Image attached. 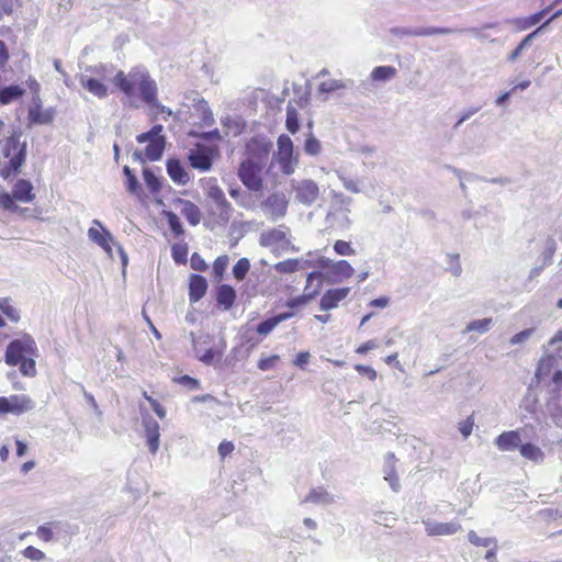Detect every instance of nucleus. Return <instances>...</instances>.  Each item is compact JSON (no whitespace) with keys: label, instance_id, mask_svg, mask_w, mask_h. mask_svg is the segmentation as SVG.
Returning a JSON list of instances; mask_svg holds the SVG:
<instances>
[{"label":"nucleus","instance_id":"nucleus-49","mask_svg":"<svg viewBox=\"0 0 562 562\" xmlns=\"http://www.w3.org/2000/svg\"><path fill=\"white\" fill-rule=\"evenodd\" d=\"M165 144L166 143H148L145 153L146 158L150 161L159 160L165 150Z\"/></svg>","mask_w":562,"mask_h":562},{"label":"nucleus","instance_id":"nucleus-21","mask_svg":"<svg viewBox=\"0 0 562 562\" xmlns=\"http://www.w3.org/2000/svg\"><path fill=\"white\" fill-rule=\"evenodd\" d=\"M177 206H180V213L186 217L190 225L196 226L201 222V211L191 201L178 199L175 201Z\"/></svg>","mask_w":562,"mask_h":562},{"label":"nucleus","instance_id":"nucleus-52","mask_svg":"<svg viewBox=\"0 0 562 562\" xmlns=\"http://www.w3.org/2000/svg\"><path fill=\"white\" fill-rule=\"evenodd\" d=\"M35 357H27L26 359L19 362L20 372L25 376H35L36 375V366H35Z\"/></svg>","mask_w":562,"mask_h":562},{"label":"nucleus","instance_id":"nucleus-27","mask_svg":"<svg viewBox=\"0 0 562 562\" xmlns=\"http://www.w3.org/2000/svg\"><path fill=\"white\" fill-rule=\"evenodd\" d=\"M334 502V496L322 486L311 490L306 497L303 499V503H312L316 505H329Z\"/></svg>","mask_w":562,"mask_h":562},{"label":"nucleus","instance_id":"nucleus-5","mask_svg":"<svg viewBox=\"0 0 562 562\" xmlns=\"http://www.w3.org/2000/svg\"><path fill=\"white\" fill-rule=\"evenodd\" d=\"M263 165L254 158H246L240 162L238 169V177L243 184L250 191H260L262 188V172Z\"/></svg>","mask_w":562,"mask_h":562},{"label":"nucleus","instance_id":"nucleus-22","mask_svg":"<svg viewBox=\"0 0 562 562\" xmlns=\"http://www.w3.org/2000/svg\"><path fill=\"white\" fill-rule=\"evenodd\" d=\"M167 172L171 180L177 184L184 186L190 180L188 172L184 170V168L182 167L181 162L178 159H168Z\"/></svg>","mask_w":562,"mask_h":562},{"label":"nucleus","instance_id":"nucleus-32","mask_svg":"<svg viewBox=\"0 0 562 562\" xmlns=\"http://www.w3.org/2000/svg\"><path fill=\"white\" fill-rule=\"evenodd\" d=\"M321 286L322 282L319 281L313 291L305 292L302 295L289 299L285 303V306L295 310L308 304L319 293Z\"/></svg>","mask_w":562,"mask_h":562},{"label":"nucleus","instance_id":"nucleus-10","mask_svg":"<svg viewBox=\"0 0 562 562\" xmlns=\"http://www.w3.org/2000/svg\"><path fill=\"white\" fill-rule=\"evenodd\" d=\"M88 238L112 257V245H115L113 235L99 220L92 221V226L88 229Z\"/></svg>","mask_w":562,"mask_h":562},{"label":"nucleus","instance_id":"nucleus-13","mask_svg":"<svg viewBox=\"0 0 562 562\" xmlns=\"http://www.w3.org/2000/svg\"><path fill=\"white\" fill-rule=\"evenodd\" d=\"M220 123L226 137H238L247 127L246 121L238 114L223 113Z\"/></svg>","mask_w":562,"mask_h":562},{"label":"nucleus","instance_id":"nucleus-45","mask_svg":"<svg viewBox=\"0 0 562 562\" xmlns=\"http://www.w3.org/2000/svg\"><path fill=\"white\" fill-rule=\"evenodd\" d=\"M285 124H286V128L290 133L295 134L299 131L300 124H299L297 111L291 104H289L286 108Z\"/></svg>","mask_w":562,"mask_h":562},{"label":"nucleus","instance_id":"nucleus-38","mask_svg":"<svg viewBox=\"0 0 562 562\" xmlns=\"http://www.w3.org/2000/svg\"><path fill=\"white\" fill-rule=\"evenodd\" d=\"M302 265L297 258H293L277 262L273 268L279 273H293L301 271Z\"/></svg>","mask_w":562,"mask_h":562},{"label":"nucleus","instance_id":"nucleus-59","mask_svg":"<svg viewBox=\"0 0 562 562\" xmlns=\"http://www.w3.org/2000/svg\"><path fill=\"white\" fill-rule=\"evenodd\" d=\"M334 250L339 256H352L356 254V251L351 247L350 243L345 241V240H337L334 244Z\"/></svg>","mask_w":562,"mask_h":562},{"label":"nucleus","instance_id":"nucleus-6","mask_svg":"<svg viewBox=\"0 0 562 562\" xmlns=\"http://www.w3.org/2000/svg\"><path fill=\"white\" fill-rule=\"evenodd\" d=\"M158 88L154 90V94L150 99H144L143 102L148 106L150 115L153 119L157 120L161 114L162 119L166 121L168 117H172L176 122H189V119H193V114H190L189 111L184 109H179L173 112L170 108L161 104L158 99Z\"/></svg>","mask_w":562,"mask_h":562},{"label":"nucleus","instance_id":"nucleus-55","mask_svg":"<svg viewBox=\"0 0 562 562\" xmlns=\"http://www.w3.org/2000/svg\"><path fill=\"white\" fill-rule=\"evenodd\" d=\"M451 33L450 29L447 27H417V36H432V35H445Z\"/></svg>","mask_w":562,"mask_h":562},{"label":"nucleus","instance_id":"nucleus-2","mask_svg":"<svg viewBox=\"0 0 562 562\" xmlns=\"http://www.w3.org/2000/svg\"><path fill=\"white\" fill-rule=\"evenodd\" d=\"M26 143H5L0 159V176L9 179L14 176L25 161Z\"/></svg>","mask_w":562,"mask_h":562},{"label":"nucleus","instance_id":"nucleus-14","mask_svg":"<svg viewBox=\"0 0 562 562\" xmlns=\"http://www.w3.org/2000/svg\"><path fill=\"white\" fill-rule=\"evenodd\" d=\"M207 196L214 203L215 213H217L218 217L222 221L227 222L232 216L233 207L226 200L223 190L217 186H213L209 189Z\"/></svg>","mask_w":562,"mask_h":562},{"label":"nucleus","instance_id":"nucleus-15","mask_svg":"<svg viewBox=\"0 0 562 562\" xmlns=\"http://www.w3.org/2000/svg\"><path fill=\"white\" fill-rule=\"evenodd\" d=\"M278 145L279 149L274 158L283 173L291 175L296 167V157L293 155V143H278Z\"/></svg>","mask_w":562,"mask_h":562},{"label":"nucleus","instance_id":"nucleus-3","mask_svg":"<svg viewBox=\"0 0 562 562\" xmlns=\"http://www.w3.org/2000/svg\"><path fill=\"white\" fill-rule=\"evenodd\" d=\"M27 357H37V347L34 339L25 335L8 345L4 360L9 366H18Z\"/></svg>","mask_w":562,"mask_h":562},{"label":"nucleus","instance_id":"nucleus-8","mask_svg":"<svg viewBox=\"0 0 562 562\" xmlns=\"http://www.w3.org/2000/svg\"><path fill=\"white\" fill-rule=\"evenodd\" d=\"M35 408V402L25 394L0 396V413L21 415Z\"/></svg>","mask_w":562,"mask_h":562},{"label":"nucleus","instance_id":"nucleus-58","mask_svg":"<svg viewBox=\"0 0 562 562\" xmlns=\"http://www.w3.org/2000/svg\"><path fill=\"white\" fill-rule=\"evenodd\" d=\"M22 554L24 558L32 560V561H36V562L43 561L46 558V555L43 551H41L40 549H37L33 546L26 547L22 551Z\"/></svg>","mask_w":562,"mask_h":562},{"label":"nucleus","instance_id":"nucleus-63","mask_svg":"<svg viewBox=\"0 0 562 562\" xmlns=\"http://www.w3.org/2000/svg\"><path fill=\"white\" fill-rule=\"evenodd\" d=\"M473 426H474V419L472 416H469L467 419H464L458 424V429L464 439H467L472 434Z\"/></svg>","mask_w":562,"mask_h":562},{"label":"nucleus","instance_id":"nucleus-50","mask_svg":"<svg viewBox=\"0 0 562 562\" xmlns=\"http://www.w3.org/2000/svg\"><path fill=\"white\" fill-rule=\"evenodd\" d=\"M143 176L146 186L151 192H157L160 190V181L158 177L150 170L149 168H145L143 170Z\"/></svg>","mask_w":562,"mask_h":562},{"label":"nucleus","instance_id":"nucleus-60","mask_svg":"<svg viewBox=\"0 0 562 562\" xmlns=\"http://www.w3.org/2000/svg\"><path fill=\"white\" fill-rule=\"evenodd\" d=\"M561 0H555L552 4L548 5L543 10L528 16L529 25L533 26L541 22V20L552 10V8Z\"/></svg>","mask_w":562,"mask_h":562},{"label":"nucleus","instance_id":"nucleus-37","mask_svg":"<svg viewBox=\"0 0 562 562\" xmlns=\"http://www.w3.org/2000/svg\"><path fill=\"white\" fill-rule=\"evenodd\" d=\"M396 69L393 66H378L371 71V79L373 81L386 82L394 78Z\"/></svg>","mask_w":562,"mask_h":562},{"label":"nucleus","instance_id":"nucleus-34","mask_svg":"<svg viewBox=\"0 0 562 562\" xmlns=\"http://www.w3.org/2000/svg\"><path fill=\"white\" fill-rule=\"evenodd\" d=\"M25 90L18 85H10L0 89V104H9L21 98Z\"/></svg>","mask_w":562,"mask_h":562},{"label":"nucleus","instance_id":"nucleus-36","mask_svg":"<svg viewBox=\"0 0 562 562\" xmlns=\"http://www.w3.org/2000/svg\"><path fill=\"white\" fill-rule=\"evenodd\" d=\"M493 325H494V321L491 317L475 319V321L470 322L465 326L463 334L476 331V333L483 335V334L487 333L492 328Z\"/></svg>","mask_w":562,"mask_h":562},{"label":"nucleus","instance_id":"nucleus-48","mask_svg":"<svg viewBox=\"0 0 562 562\" xmlns=\"http://www.w3.org/2000/svg\"><path fill=\"white\" fill-rule=\"evenodd\" d=\"M250 269V261L247 258L239 259L233 267V276L236 280L243 281Z\"/></svg>","mask_w":562,"mask_h":562},{"label":"nucleus","instance_id":"nucleus-54","mask_svg":"<svg viewBox=\"0 0 562 562\" xmlns=\"http://www.w3.org/2000/svg\"><path fill=\"white\" fill-rule=\"evenodd\" d=\"M469 541L476 547H491L496 542L495 538H482L476 535L475 531L471 530L468 533Z\"/></svg>","mask_w":562,"mask_h":562},{"label":"nucleus","instance_id":"nucleus-4","mask_svg":"<svg viewBox=\"0 0 562 562\" xmlns=\"http://www.w3.org/2000/svg\"><path fill=\"white\" fill-rule=\"evenodd\" d=\"M352 199L342 193H335L334 201L327 214V221L331 226L348 229L351 226L350 204Z\"/></svg>","mask_w":562,"mask_h":562},{"label":"nucleus","instance_id":"nucleus-61","mask_svg":"<svg viewBox=\"0 0 562 562\" xmlns=\"http://www.w3.org/2000/svg\"><path fill=\"white\" fill-rule=\"evenodd\" d=\"M338 177H339L340 181L342 182V186L346 190H348L351 193H360L361 192V189L359 187V181L348 178V177L344 176L342 173H338Z\"/></svg>","mask_w":562,"mask_h":562},{"label":"nucleus","instance_id":"nucleus-31","mask_svg":"<svg viewBox=\"0 0 562 562\" xmlns=\"http://www.w3.org/2000/svg\"><path fill=\"white\" fill-rule=\"evenodd\" d=\"M236 300V292L233 286L228 284H222L217 289L216 301L224 310H229Z\"/></svg>","mask_w":562,"mask_h":562},{"label":"nucleus","instance_id":"nucleus-11","mask_svg":"<svg viewBox=\"0 0 562 562\" xmlns=\"http://www.w3.org/2000/svg\"><path fill=\"white\" fill-rule=\"evenodd\" d=\"M295 199L305 205H312L319 195V189L316 182L310 179H304L293 183Z\"/></svg>","mask_w":562,"mask_h":562},{"label":"nucleus","instance_id":"nucleus-9","mask_svg":"<svg viewBox=\"0 0 562 562\" xmlns=\"http://www.w3.org/2000/svg\"><path fill=\"white\" fill-rule=\"evenodd\" d=\"M190 114H193V119H189V122L187 123V128L194 127L198 130H203L205 127H211L215 124V117L213 114V111L211 110L209 102L200 101L193 111L190 112Z\"/></svg>","mask_w":562,"mask_h":562},{"label":"nucleus","instance_id":"nucleus-17","mask_svg":"<svg viewBox=\"0 0 562 562\" xmlns=\"http://www.w3.org/2000/svg\"><path fill=\"white\" fill-rule=\"evenodd\" d=\"M353 273L355 269L347 260H338L331 265L330 270H327L326 274H324V279L329 283H337L352 277Z\"/></svg>","mask_w":562,"mask_h":562},{"label":"nucleus","instance_id":"nucleus-40","mask_svg":"<svg viewBox=\"0 0 562 562\" xmlns=\"http://www.w3.org/2000/svg\"><path fill=\"white\" fill-rule=\"evenodd\" d=\"M352 83H353L352 80L342 81V80L333 79V80L322 82L318 86V91L321 93H329V92H334L339 89L349 88Z\"/></svg>","mask_w":562,"mask_h":562},{"label":"nucleus","instance_id":"nucleus-26","mask_svg":"<svg viewBox=\"0 0 562 562\" xmlns=\"http://www.w3.org/2000/svg\"><path fill=\"white\" fill-rule=\"evenodd\" d=\"M558 367V359L554 355L543 356L537 366L535 376L538 381L546 379Z\"/></svg>","mask_w":562,"mask_h":562},{"label":"nucleus","instance_id":"nucleus-35","mask_svg":"<svg viewBox=\"0 0 562 562\" xmlns=\"http://www.w3.org/2000/svg\"><path fill=\"white\" fill-rule=\"evenodd\" d=\"M543 31V26H538L535 31H532L531 33H529L527 36L524 37V40L518 44V46L512 52V54L509 55L508 59L510 61H514L516 60L520 54L522 53V50L525 48H527L528 46H530V44L532 43V41Z\"/></svg>","mask_w":562,"mask_h":562},{"label":"nucleus","instance_id":"nucleus-57","mask_svg":"<svg viewBox=\"0 0 562 562\" xmlns=\"http://www.w3.org/2000/svg\"><path fill=\"white\" fill-rule=\"evenodd\" d=\"M228 256L227 255H223V256H220L215 259L214 263H213V272L215 274L216 278L221 279L227 268V265H228Z\"/></svg>","mask_w":562,"mask_h":562},{"label":"nucleus","instance_id":"nucleus-53","mask_svg":"<svg viewBox=\"0 0 562 562\" xmlns=\"http://www.w3.org/2000/svg\"><path fill=\"white\" fill-rule=\"evenodd\" d=\"M285 239V233L281 229H272L262 236L265 245L279 244Z\"/></svg>","mask_w":562,"mask_h":562},{"label":"nucleus","instance_id":"nucleus-30","mask_svg":"<svg viewBox=\"0 0 562 562\" xmlns=\"http://www.w3.org/2000/svg\"><path fill=\"white\" fill-rule=\"evenodd\" d=\"M80 85L87 89L90 93L98 98H104L108 94V87L98 79L81 75Z\"/></svg>","mask_w":562,"mask_h":562},{"label":"nucleus","instance_id":"nucleus-28","mask_svg":"<svg viewBox=\"0 0 562 562\" xmlns=\"http://www.w3.org/2000/svg\"><path fill=\"white\" fill-rule=\"evenodd\" d=\"M395 463L396 459L394 453L389 452L385 456V465H384V479L390 483L391 488L394 492H397L400 488L398 479L395 473Z\"/></svg>","mask_w":562,"mask_h":562},{"label":"nucleus","instance_id":"nucleus-19","mask_svg":"<svg viewBox=\"0 0 562 562\" xmlns=\"http://www.w3.org/2000/svg\"><path fill=\"white\" fill-rule=\"evenodd\" d=\"M350 289L349 288H339V289H330L327 290L321 301H319V307L322 311H329L333 308H336L342 300L347 297L349 294Z\"/></svg>","mask_w":562,"mask_h":562},{"label":"nucleus","instance_id":"nucleus-42","mask_svg":"<svg viewBox=\"0 0 562 562\" xmlns=\"http://www.w3.org/2000/svg\"><path fill=\"white\" fill-rule=\"evenodd\" d=\"M29 116L32 123L47 124L52 121L53 114L50 111H42L40 106L31 108Z\"/></svg>","mask_w":562,"mask_h":562},{"label":"nucleus","instance_id":"nucleus-43","mask_svg":"<svg viewBox=\"0 0 562 562\" xmlns=\"http://www.w3.org/2000/svg\"><path fill=\"white\" fill-rule=\"evenodd\" d=\"M162 130V125L156 124L149 131L138 134L136 140H166L161 135Z\"/></svg>","mask_w":562,"mask_h":562},{"label":"nucleus","instance_id":"nucleus-56","mask_svg":"<svg viewBox=\"0 0 562 562\" xmlns=\"http://www.w3.org/2000/svg\"><path fill=\"white\" fill-rule=\"evenodd\" d=\"M278 326L274 317L262 321L256 327V331L261 336L269 335Z\"/></svg>","mask_w":562,"mask_h":562},{"label":"nucleus","instance_id":"nucleus-18","mask_svg":"<svg viewBox=\"0 0 562 562\" xmlns=\"http://www.w3.org/2000/svg\"><path fill=\"white\" fill-rule=\"evenodd\" d=\"M266 214L277 220L285 215L288 202L285 196L280 193L270 195L263 203Z\"/></svg>","mask_w":562,"mask_h":562},{"label":"nucleus","instance_id":"nucleus-44","mask_svg":"<svg viewBox=\"0 0 562 562\" xmlns=\"http://www.w3.org/2000/svg\"><path fill=\"white\" fill-rule=\"evenodd\" d=\"M164 215L168 222V225L171 229V232L176 235V236H180L184 233L183 231V227H182V223L179 218V216L171 212V211H165L164 212Z\"/></svg>","mask_w":562,"mask_h":562},{"label":"nucleus","instance_id":"nucleus-7","mask_svg":"<svg viewBox=\"0 0 562 562\" xmlns=\"http://www.w3.org/2000/svg\"><path fill=\"white\" fill-rule=\"evenodd\" d=\"M195 145L188 156L190 165L200 171H209L217 155V148L215 145L206 146L203 143H195Z\"/></svg>","mask_w":562,"mask_h":562},{"label":"nucleus","instance_id":"nucleus-51","mask_svg":"<svg viewBox=\"0 0 562 562\" xmlns=\"http://www.w3.org/2000/svg\"><path fill=\"white\" fill-rule=\"evenodd\" d=\"M0 311L12 322L20 319L19 312L10 304L8 299H0Z\"/></svg>","mask_w":562,"mask_h":562},{"label":"nucleus","instance_id":"nucleus-46","mask_svg":"<svg viewBox=\"0 0 562 562\" xmlns=\"http://www.w3.org/2000/svg\"><path fill=\"white\" fill-rule=\"evenodd\" d=\"M13 194H9L8 192L0 193V207L11 212H26L27 209H21L14 203Z\"/></svg>","mask_w":562,"mask_h":562},{"label":"nucleus","instance_id":"nucleus-62","mask_svg":"<svg viewBox=\"0 0 562 562\" xmlns=\"http://www.w3.org/2000/svg\"><path fill=\"white\" fill-rule=\"evenodd\" d=\"M481 108H482L481 105H477V106H470V108L463 110L460 113V116H459L457 123L454 124L453 128H458L463 122L471 119L474 114H476L481 110Z\"/></svg>","mask_w":562,"mask_h":562},{"label":"nucleus","instance_id":"nucleus-20","mask_svg":"<svg viewBox=\"0 0 562 562\" xmlns=\"http://www.w3.org/2000/svg\"><path fill=\"white\" fill-rule=\"evenodd\" d=\"M495 445L501 451H513L521 445L520 434L516 430L504 431L495 439Z\"/></svg>","mask_w":562,"mask_h":562},{"label":"nucleus","instance_id":"nucleus-16","mask_svg":"<svg viewBox=\"0 0 562 562\" xmlns=\"http://www.w3.org/2000/svg\"><path fill=\"white\" fill-rule=\"evenodd\" d=\"M143 426L148 449L150 453L155 454L160 443L159 424L151 416H145L143 417Z\"/></svg>","mask_w":562,"mask_h":562},{"label":"nucleus","instance_id":"nucleus-41","mask_svg":"<svg viewBox=\"0 0 562 562\" xmlns=\"http://www.w3.org/2000/svg\"><path fill=\"white\" fill-rule=\"evenodd\" d=\"M547 413L552 423L562 428V405L558 401H551L547 404Z\"/></svg>","mask_w":562,"mask_h":562},{"label":"nucleus","instance_id":"nucleus-33","mask_svg":"<svg viewBox=\"0 0 562 562\" xmlns=\"http://www.w3.org/2000/svg\"><path fill=\"white\" fill-rule=\"evenodd\" d=\"M519 452L525 459L532 462H542L544 460V452L531 442L521 443Z\"/></svg>","mask_w":562,"mask_h":562},{"label":"nucleus","instance_id":"nucleus-24","mask_svg":"<svg viewBox=\"0 0 562 562\" xmlns=\"http://www.w3.org/2000/svg\"><path fill=\"white\" fill-rule=\"evenodd\" d=\"M207 289L206 279L200 274H192L189 283V297L190 301L195 303L200 301Z\"/></svg>","mask_w":562,"mask_h":562},{"label":"nucleus","instance_id":"nucleus-29","mask_svg":"<svg viewBox=\"0 0 562 562\" xmlns=\"http://www.w3.org/2000/svg\"><path fill=\"white\" fill-rule=\"evenodd\" d=\"M184 134L190 137H198L201 140H223L226 136H224L223 128L220 130L217 127L212 128L210 131L198 130L194 127H190L184 131Z\"/></svg>","mask_w":562,"mask_h":562},{"label":"nucleus","instance_id":"nucleus-25","mask_svg":"<svg viewBox=\"0 0 562 562\" xmlns=\"http://www.w3.org/2000/svg\"><path fill=\"white\" fill-rule=\"evenodd\" d=\"M191 342L193 346V351L195 353V357L203 362L206 366H210L213 363V360L215 358V350L212 348H209L206 350H201L200 344H206V338L200 337L196 338L193 333H190Z\"/></svg>","mask_w":562,"mask_h":562},{"label":"nucleus","instance_id":"nucleus-39","mask_svg":"<svg viewBox=\"0 0 562 562\" xmlns=\"http://www.w3.org/2000/svg\"><path fill=\"white\" fill-rule=\"evenodd\" d=\"M123 173L125 176V186L126 190L132 193L138 195L142 191V187L139 181L137 180L136 176L132 171V169L128 166H124Z\"/></svg>","mask_w":562,"mask_h":562},{"label":"nucleus","instance_id":"nucleus-1","mask_svg":"<svg viewBox=\"0 0 562 562\" xmlns=\"http://www.w3.org/2000/svg\"><path fill=\"white\" fill-rule=\"evenodd\" d=\"M113 83L128 98L134 97L138 87L140 99H150L157 89L156 81L144 66H135L127 74L120 70L113 78Z\"/></svg>","mask_w":562,"mask_h":562},{"label":"nucleus","instance_id":"nucleus-23","mask_svg":"<svg viewBox=\"0 0 562 562\" xmlns=\"http://www.w3.org/2000/svg\"><path fill=\"white\" fill-rule=\"evenodd\" d=\"M13 198L20 202L29 203L35 198L33 193V184L25 179H20L15 182L12 189Z\"/></svg>","mask_w":562,"mask_h":562},{"label":"nucleus","instance_id":"nucleus-12","mask_svg":"<svg viewBox=\"0 0 562 562\" xmlns=\"http://www.w3.org/2000/svg\"><path fill=\"white\" fill-rule=\"evenodd\" d=\"M425 530L428 536H452L459 532L462 527L461 524L453 519L448 522H441L434 519H423Z\"/></svg>","mask_w":562,"mask_h":562},{"label":"nucleus","instance_id":"nucleus-47","mask_svg":"<svg viewBox=\"0 0 562 562\" xmlns=\"http://www.w3.org/2000/svg\"><path fill=\"white\" fill-rule=\"evenodd\" d=\"M200 101H205V99L202 98L200 95V93L196 92V91H189V92L184 93L183 101L181 103V108L180 109H184V110L191 112V109L192 110L195 109V105Z\"/></svg>","mask_w":562,"mask_h":562},{"label":"nucleus","instance_id":"nucleus-64","mask_svg":"<svg viewBox=\"0 0 562 562\" xmlns=\"http://www.w3.org/2000/svg\"><path fill=\"white\" fill-rule=\"evenodd\" d=\"M280 357L278 355H273L268 358H262L258 361V368L261 371H268L274 368L277 361H279Z\"/></svg>","mask_w":562,"mask_h":562}]
</instances>
